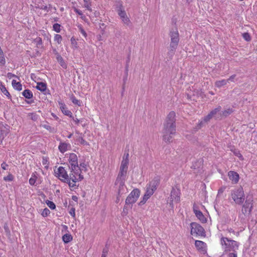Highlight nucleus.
I'll use <instances>...</instances> for the list:
<instances>
[{
  "label": "nucleus",
  "mask_w": 257,
  "mask_h": 257,
  "mask_svg": "<svg viewBox=\"0 0 257 257\" xmlns=\"http://www.w3.org/2000/svg\"><path fill=\"white\" fill-rule=\"evenodd\" d=\"M176 113L172 111L166 117L162 130L163 140L166 142H170L172 136L176 133Z\"/></svg>",
  "instance_id": "nucleus-1"
},
{
  "label": "nucleus",
  "mask_w": 257,
  "mask_h": 257,
  "mask_svg": "<svg viewBox=\"0 0 257 257\" xmlns=\"http://www.w3.org/2000/svg\"><path fill=\"white\" fill-rule=\"evenodd\" d=\"M160 182L158 177H155L146 186V191L144 194L143 200L140 201L139 205L144 204L147 200L154 194Z\"/></svg>",
  "instance_id": "nucleus-2"
},
{
  "label": "nucleus",
  "mask_w": 257,
  "mask_h": 257,
  "mask_svg": "<svg viewBox=\"0 0 257 257\" xmlns=\"http://www.w3.org/2000/svg\"><path fill=\"white\" fill-rule=\"evenodd\" d=\"M171 38V42L169 46L168 54L171 56L173 55L178 47L179 36L178 31L177 29L175 31L171 30L169 33Z\"/></svg>",
  "instance_id": "nucleus-3"
},
{
  "label": "nucleus",
  "mask_w": 257,
  "mask_h": 257,
  "mask_svg": "<svg viewBox=\"0 0 257 257\" xmlns=\"http://www.w3.org/2000/svg\"><path fill=\"white\" fill-rule=\"evenodd\" d=\"M221 244L224 246L225 251L232 250L233 252H236V250L238 248V243L237 241L229 239L227 237H221Z\"/></svg>",
  "instance_id": "nucleus-4"
},
{
  "label": "nucleus",
  "mask_w": 257,
  "mask_h": 257,
  "mask_svg": "<svg viewBox=\"0 0 257 257\" xmlns=\"http://www.w3.org/2000/svg\"><path fill=\"white\" fill-rule=\"evenodd\" d=\"M231 197L234 202L237 204H242L244 200V194L241 187L235 188L231 190Z\"/></svg>",
  "instance_id": "nucleus-5"
},
{
  "label": "nucleus",
  "mask_w": 257,
  "mask_h": 257,
  "mask_svg": "<svg viewBox=\"0 0 257 257\" xmlns=\"http://www.w3.org/2000/svg\"><path fill=\"white\" fill-rule=\"evenodd\" d=\"M115 6L118 15L120 17L123 23L126 26H129L131 24V21L128 17L127 16L126 14L124 11V8L122 6V3L121 1H118L115 2Z\"/></svg>",
  "instance_id": "nucleus-6"
},
{
  "label": "nucleus",
  "mask_w": 257,
  "mask_h": 257,
  "mask_svg": "<svg viewBox=\"0 0 257 257\" xmlns=\"http://www.w3.org/2000/svg\"><path fill=\"white\" fill-rule=\"evenodd\" d=\"M55 173L57 174V177L60 180L63 182L68 183L70 188H74L76 186L75 184L69 181L67 172L63 167H59Z\"/></svg>",
  "instance_id": "nucleus-7"
},
{
  "label": "nucleus",
  "mask_w": 257,
  "mask_h": 257,
  "mask_svg": "<svg viewBox=\"0 0 257 257\" xmlns=\"http://www.w3.org/2000/svg\"><path fill=\"white\" fill-rule=\"evenodd\" d=\"M140 195V190L138 189H134L126 198L125 204L123 209H127L128 206L135 203L137 201Z\"/></svg>",
  "instance_id": "nucleus-8"
},
{
  "label": "nucleus",
  "mask_w": 257,
  "mask_h": 257,
  "mask_svg": "<svg viewBox=\"0 0 257 257\" xmlns=\"http://www.w3.org/2000/svg\"><path fill=\"white\" fill-rule=\"evenodd\" d=\"M191 234L195 236H205V231L202 226L196 222H192L190 224Z\"/></svg>",
  "instance_id": "nucleus-9"
},
{
  "label": "nucleus",
  "mask_w": 257,
  "mask_h": 257,
  "mask_svg": "<svg viewBox=\"0 0 257 257\" xmlns=\"http://www.w3.org/2000/svg\"><path fill=\"white\" fill-rule=\"evenodd\" d=\"M69 163L70 166H69V169L71 170V172H74L75 174L79 173L78 170H80V168L78 165V159L76 155L74 153H71L70 154L69 157Z\"/></svg>",
  "instance_id": "nucleus-10"
},
{
  "label": "nucleus",
  "mask_w": 257,
  "mask_h": 257,
  "mask_svg": "<svg viewBox=\"0 0 257 257\" xmlns=\"http://www.w3.org/2000/svg\"><path fill=\"white\" fill-rule=\"evenodd\" d=\"M252 196H247L242 209V212L244 214H249L250 213L252 208Z\"/></svg>",
  "instance_id": "nucleus-11"
},
{
  "label": "nucleus",
  "mask_w": 257,
  "mask_h": 257,
  "mask_svg": "<svg viewBox=\"0 0 257 257\" xmlns=\"http://www.w3.org/2000/svg\"><path fill=\"white\" fill-rule=\"evenodd\" d=\"M126 163L123 162L122 164L120 165L119 172L116 178V181H125L127 174L128 166H126Z\"/></svg>",
  "instance_id": "nucleus-12"
},
{
  "label": "nucleus",
  "mask_w": 257,
  "mask_h": 257,
  "mask_svg": "<svg viewBox=\"0 0 257 257\" xmlns=\"http://www.w3.org/2000/svg\"><path fill=\"white\" fill-rule=\"evenodd\" d=\"M180 190L178 189L173 188L171 192V196L170 198V205L173 207V202L178 203L180 201Z\"/></svg>",
  "instance_id": "nucleus-13"
},
{
  "label": "nucleus",
  "mask_w": 257,
  "mask_h": 257,
  "mask_svg": "<svg viewBox=\"0 0 257 257\" xmlns=\"http://www.w3.org/2000/svg\"><path fill=\"white\" fill-rule=\"evenodd\" d=\"M195 245L197 250L202 254H205L206 251V244L205 242L200 240H196Z\"/></svg>",
  "instance_id": "nucleus-14"
},
{
  "label": "nucleus",
  "mask_w": 257,
  "mask_h": 257,
  "mask_svg": "<svg viewBox=\"0 0 257 257\" xmlns=\"http://www.w3.org/2000/svg\"><path fill=\"white\" fill-rule=\"evenodd\" d=\"M8 134V129L2 123L0 122V144Z\"/></svg>",
  "instance_id": "nucleus-15"
},
{
  "label": "nucleus",
  "mask_w": 257,
  "mask_h": 257,
  "mask_svg": "<svg viewBox=\"0 0 257 257\" xmlns=\"http://www.w3.org/2000/svg\"><path fill=\"white\" fill-rule=\"evenodd\" d=\"M125 181H115V185L118 186V194L119 195L122 194L125 191Z\"/></svg>",
  "instance_id": "nucleus-16"
},
{
  "label": "nucleus",
  "mask_w": 257,
  "mask_h": 257,
  "mask_svg": "<svg viewBox=\"0 0 257 257\" xmlns=\"http://www.w3.org/2000/svg\"><path fill=\"white\" fill-rule=\"evenodd\" d=\"M228 177L230 180H231L234 183H236L238 182L239 180V175L238 174L234 172L230 171L228 172Z\"/></svg>",
  "instance_id": "nucleus-17"
},
{
  "label": "nucleus",
  "mask_w": 257,
  "mask_h": 257,
  "mask_svg": "<svg viewBox=\"0 0 257 257\" xmlns=\"http://www.w3.org/2000/svg\"><path fill=\"white\" fill-rule=\"evenodd\" d=\"M193 211L196 217L200 220L202 223L206 222V218L205 217L202 212L200 210H196L194 208Z\"/></svg>",
  "instance_id": "nucleus-18"
},
{
  "label": "nucleus",
  "mask_w": 257,
  "mask_h": 257,
  "mask_svg": "<svg viewBox=\"0 0 257 257\" xmlns=\"http://www.w3.org/2000/svg\"><path fill=\"white\" fill-rule=\"evenodd\" d=\"M221 106L219 105L216 108L211 110L210 112L214 117H215L216 119L221 118L219 115V113L221 112Z\"/></svg>",
  "instance_id": "nucleus-19"
},
{
  "label": "nucleus",
  "mask_w": 257,
  "mask_h": 257,
  "mask_svg": "<svg viewBox=\"0 0 257 257\" xmlns=\"http://www.w3.org/2000/svg\"><path fill=\"white\" fill-rule=\"evenodd\" d=\"M233 112V109L232 108H228L224 109L223 111H221L219 115V116L222 118L223 117H227L230 115Z\"/></svg>",
  "instance_id": "nucleus-20"
},
{
  "label": "nucleus",
  "mask_w": 257,
  "mask_h": 257,
  "mask_svg": "<svg viewBox=\"0 0 257 257\" xmlns=\"http://www.w3.org/2000/svg\"><path fill=\"white\" fill-rule=\"evenodd\" d=\"M61 109L64 114L70 117H72V113L67 109L65 105H62L61 106Z\"/></svg>",
  "instance_id": "nucleus-21"
},
{
  "label": "nucleus",
  "mask_w": 257,
  "mask_h": 257,
  "mask_svg": "<svg viewBox=\"0 0 257 257\" xmlns=\"http://www.w3.org/2000/svg\"><path fill=\"white\" fill-rule=\"evenodd\" d=\"M12 84L14 89L20 91L22 89V85L19 82H17L16 80H13Z\"/></svg>",
  "instance_id": "nucleus-22"
},
{
  "label": "nucleus",
  "mask_w": 257,
  "mask_h": 257,
  "mask_svg": "<svg viewBox=\"0 0 257 257\" xmlns=\"http://www.w3.org/2000/svg\"><path fill=\"white\" fill-rule=\"evenodd\" d=\"M69 145L68 144L64 143H61L60 144L58 148H59V151L61 153H63L67 150V149H68V147H69Z\"/></svg>",
  "instance_id": "nucleus-23"
},
{
  "label": "nucleus",
  "mask_w": 257,
  "mask_h": 257,
  "mask_svg": "<svg viewBox=\"0 0 257 257\" xmlns=\"http://www.w3.org/2000/svg\"><path fill=\"white\" fill-rule=\"evenodd\" d=\"M36 88L40 90L42 92H44V91H45L46 90V88H47V86H46V84L45 83H44V82H38L37 83V85L36 87Z\"/></svg>",
  "instance_id": "nucleus-24"
},
{
  "label": "nucleus",
  "mask_w": 257,
  "mask_h": 257,
  "mask_svg": "<svg viewBox=\"0 0 257 257\" xmlns=\"http://www.w3.org/2000/svg\"><path fill=\"white\" fill-rule=\"evenodd\" d=\"M77 174H75L74 172L71 171V173L68 175L69 181L71 182V181H72V183L75 184L77 180L75 175Z\"/></svg>",
  "instance_id": "nucleus-25"
},
{
  "label": "nucleus",
  "mask_w": 257,
  "mask_h": 257,
  "mask_svg": "<svg viewBox=\"0 0 257 257\" xmlns=\"http://www.w3.org/2000/svg\"><path fill=\"white\" fill-rule=\"evenodd\" d=\"M23 95L26 98L30 99L33 97V93L29 89H26L22 92Z\"/></svg>",
  "instance_id": "nucleus-26"
},
{
  "label": "nucleus",
  "mask_w": 257,
  "mask_h": 257,
  "mask_svg": "<svg viewBox=\"0 0 257 257\" xmlns=\"http://www.w3.org/2000/svg\"><path fill=\"white\" fill-rule=\"evenodd\" d=\"M227 83V81L225 79L216 81L215 83V86L217 87L220 88L224 85H225Z\"/></svg>",
  "instance_id": "nucleus-27"
},
{
  "label": "nucleus",
  "mask_w": 257,
  "mask_h": 257,
  "mask_svg": "<svg viewBox=\"0 0 257 257\" xmlns=\"http://www.w3.org/2000/svg\"><path fill=\"white\" fill-rule=\"evenodd\" d=\"M62 239L63 241L67 243L70 242L72 240V236L70 234H65L63 236Z\"/></svg>",
  "instance_id": "nucleus-28"
},
{
  "label": "nucleus",
  "mask_w": 257,
  "mask_h": 257,
  "mask_svg": "<svg viewBox=\"0 0 257 257\" xmlns=\"http://www.w3.org/2000/svg\"><path fill=\"white\" fill-rule=\"evenodd\" d=\"M0 64L2 65H4L6 64L4 54L1 48H0Z\"/></svg>",
  "instance_id": "nucleus-29"
},
{
  "label": "nucleus",
  "mask_w": 257,
  "mask_h": 257,
  "mask_svg": "<svg viewBox=\"0 0 257 257\" xmlns=\"http://www.w3.org/2000/svg\"><path fill=\"white\" fill-rule=\"evenodd\" d=\"M77 142L80 143L81 145L84 146H88L89 145V143H87L86 141H85L82 137L79 136L76 140Z\"/></svg>",
  "instance_id": "nucleus-30"
},
{
  "label": "nucleus",
  "mask_w": 257,
  "mask_h": 257,
  "mask_svg": "<svg viewBox=\"0 0 257 257\" xmlns=\"http://www.w3.org/2000/svg\"><path fill=\"white\" fill-rule=\"evenodd\" d=\"M2 92L6 95L9 99H11V96L9 93V92L7 90V88L4 86V87H2V88L0 89Z\"/></svg>",
  "instance_id": "nucleus-31"
},
{
  "label": "nucleus",
  "mask_w": 257,
  "mask_h": 257,
  "mask_svg": "<svg viewBox=\"0 0 257 257\" xmlns=\"http://www.w3.org/2000/svg\"><path fill=\"white\" fill-rule=\"evenodd\" d=\"M129 154L128 153L124 154L123 157V159L121 161V164H122L123 162H126V166H128L129 160H128Z\"/></svg>",
  "instance_id": "nucleus-32"
},
{
  "label": "nucleus",
  "mask_w": 257,
  "mask_h": 257,
  "mask_svg": "<svg viewBox=\"0 0 257 257\" xmlns=\"http://www.w3.org/2000/svg\"><path fill=\"white\" fill-rule=\"evenodd\" d=\"M71 100L74 104L77 105L78 106L81 105L80 101L77 99L74 96L72 95L71 97Z\"/></svg>",
  "instance_id": "nucleus-33"
},
{
  "label": "nucleus",
  "mask_w": 257,
  "mask_h": 257,
  "mask_svg": "<svg viewBox=\"0 0 257 257\" xmlns=\"http://www.w3.org/2000/svg\"><path fill=\"white\" fill-rule=\"evenodd\" d=\"M60 27L61 25L58 23L54 24L53 26V30L57 33H59L60 32Z\"/></svg>",
  "instance_id": "nucleus-34"
},
{
  "label": "nucleus",
  "mask_w": 257,
  "mask_h": 257,
  "mask_svg": "<svg viewBox=\"0 0 257 257\" xmlns=\"http://www.w3.org/2000/svg\"><path fill=\"white\" fill-rule=\"evenodd\" d=\"M34 42L36 43L37 47H40V46L42 45V40L40 37H37L34 40Z\"/></svg>",
  "instance_id": "nucleus-35"
},
{
  "label": "nucleus",
  "mask_w": 257,
  "mask_h": 257,
  "mask_svg": "<svg viewBox=\"0 0 257 257\" xmlns=\"http://www.w3.org/2000/svg\"><path fill=\"white\" fill-rule=\"evenodd\" d=\"M46 202L48 207L51 209H54L55 208V204L53 202L49 200H47Z\"/></svg>",
  "instance_id": "nucleus-36"
},
{
  "label": "nucleus",
  "mask_w": 257,
  "mask_h": 257,
  "mask_svg": "<svg viewBox=\"0 0 257 257\" xmlns=\"http://www.w3.org/2000/svg\"><path fill=\"white\" fill-rule=\"evenodd\" d=\"M54 40L57 41L58 44H60L62 40V38L60 35L56 34L54 36Z\"/></svg>",
  "instance_id": "nucleus-37"
},
{
  "label": "nucleus",
  "mask_w": 257,
  "mask_h": 257,
  "mask_svg": "<svg viewBox=\"0 0 257 257\" xmlns=\"http://www.w3.org/2000/svg\"><path fill=\"white\" fill-rule=\"evenodd\" d=\"M90 1H87V2H84V7L87 9L88 11L91 12L92 9L91 8V3L89 2Z\"/></svg>",
  "instance_id": "nucleus-38"
},
{
  "label": "nucleus",
  "mask_w": 257,
  "mask_h": 257,
  "mask_svg": "<svg viewBox=\"0 0 257 257\" xmlns=\"http://www.w3.org/2000/svg\"><path fill=\"white\" fill-rule=\"evenodd\" d=\"M4 179L6 181H12L14 179V176L12 174H9L7 176L5 177Z\"/></svg>",
  "instance_id": "nucleus-39"
},
{
  "label": "nucleus",
  "mask_w": 257,
  "mask_h": 257,
  "mask_svg": "<svg viewBox=\"0 0 257 257\" xmlns=\"http://www.w3.org/2000/svg\"><path fill=\"white\" fill-rule=\"evenodd\" d=\"M242 37L246 41H249L251 40L250 36L248 33H244L242 34Z\"/></svg>",
  "instance_id": "nucleus-40"
},
{
  "label": "nucleus",
  "mask_w": 257,
  "mask_h": 257,
  "mask_svg": "<svg viewBox=\"0 0 257 257\" xmlns=\"http://www.w3.org/2000/svg\"><path fill=\"white\" fill-rule=\"evenodd\" d=\"M212 117H214L210 112L207 115L204 117V121L205 122H208Z\"/></svg>",
  "instance_id": "nucleus-41"
},
{
  "label": "nucleus",
  "mask_w": 257,
  "mask_h": 257,
  "mask_svg": "<svg viewBox=\"0 0 257 257\" xmlns=\"http://www.w3.org/2000/svg\"><path fill=\"white\" fill-rule=\"evenodd\" d=\"M50 210L48 208H46L43 210V212H42V215L44 217H46L48 216L50 214Z\"/></svg>",
  "instance_id": "nucleus-42"
},
{
  "label": "nucleus",
  "mask_w": 257,
  "mask_h": 257,
  "mask_svg": "<svg viewBox=\"0 0 257 257\" xmlns=\"http://www.w3.org/2000/svg\"><path fill=\"white\" fill-rule=\"evenodd\" d=\"M72 119L74 121V122L77 125H78L79 122L82 123L84 121V119H78V118H74V117L72 116Z\"/></svg>",
  "instance_id": "nucleus-43"
},
{
  "label": "nucleus",
  "mask_w": 257,
  "mask_h": 257,
  "mask_svg": "<svg viewBox=\"0 0 257 257\" xmlns=\"http://www.w3.org/2000/svg\"><path fill=\"white\" fill-rule=\"evenodd\" d=\"M78 27L79 28V31L81 32V33L86 38L87 37V34L85 32V31H84V30L83 29L81 25H80V26H78Z\"/></svg>",
  "instance_id": "nucleus-44"
},
{
  "label": "nucleus",
  "mask_w": 257,
  "mask_h": 257,
  "mask_svg": "<svg viewBox=\"0 0 257 257\" xmlns=\"http://www.w3.org/2000/svg\"><path fill=\"white\" fill-rule=\"evenodd\" d=\"M36 176L34 175L33 177H32L30 179H29V183L31 185H34L36 182Z\"/></svg>",
  "instance_id": "nucleus-45"
},
{
  "label": "nucleus",
  "mask_w": 257,
  "mask_h": 257,
  "mask_svg": "<svg viewBox=\"0 0 257 257\" xmlns=\"http://www.w3.org/2000/svg\"><path fill=\"white\" fill-rule=\"evenodd\" d=\"M77 170H78V171H79V173H78V174H77V175H78V178H77V181H80L82 180L83 179V178H83V175H82L80 174V173H81V169H80V170H78V168H77Z\"/></svg>",
  "instance_id": "nucleus-46"
},
{
  "label": "nucleus",
  "mask_w": 257,
  "mask_h": 257,
  "mask_svg": "<svg viewBox=\"0 0 257 257\" xmlns=\"http://www.w3.org/2000/svg\"><path fill=\"white\" fill-rule=\"evenodd\" d=\"M226 189V187L225 186H222L221 187L219 190H218V194H217V196H218L219 195L222 194L223 193V192L225 191Z\"/></svg>",
  "instance_id": "nucleus-47"
},
{
  "label": "nucleus",
  "mask_w": 257,
  "mask_h": 257,
  "mask_svg": "<svg viewBox=\"0 0 257 257\" xmlns=\"http://www.w3.org/2000/svg\"><path fill=\"white\" fill-rule=\"evenodd\" d=\"M108 251V248L106 247L103 249L101 257H106Z\"/></svg>",
  "instance_id": "nucleus-48"
},
{
  "label": "nucleus",
  "mask_w": 257,
  "mask_h": 257,
  "mask_svg": "<svg viewBox=\"0 0 257 257\" xmlns=\"http://www.w3.org/2000/svg\"><path fill=\"white\" fill-rule=\"evenodd\" d=\"M40 9L41 10H44L46 11H47V12H49V10H48V8L47 6L46 5H42L40 7H39Z\"/></svg>",
  "instance_id": "nucleus-49"
},
{
  "label": "nucleus",
  "mask_w": 257,
  "mask_h": 257,
  "mask_svg": "<svg viewBox=\"0 0 257 257\" xmlns=\"http://www.w3.org/2000/svg\"><path fill=\"white\" fill-rule=\"evenodd\" d=\"M236 75H232L230 77L227 79V82H229V81L233 82L234 81V79L235 78Z\"/></svg>",
  "instance_id": "nucleus-50"
},
{
  "label": "nucleus",
  "mask_w": 257,
  "mask_h": 257,
  "mask_svg": "<svg viewBox=\"0 0 257 257\" xmlns=\"http://www.w3.org/2000/svg\"><path fill=\"white\" fill-rule=\"evenodd\" d=\"M228 257H237V252H233L229 253L228 255Z\"/></svg>",
  "instance_id": "nucleus-51"
},
{
  "label": "nucleus",
  "mask_w": 257,
  "mask_h": 257,
  "mask_svg": "<svg viewBox=\"0 0 257 257\" xmlns=\"http://www.w3.org/2000/svg\"><path fill=\"white\" fill-rule=\"evenodd\" d=\"M204 123H205V122L204 121V120L201 121L197 125V128H200L204 125Z\"/></svg>",
  "instance_id": "nucleus-52"
},
{
  "label": "nucleus",
  "mask_w": 257,
  "mask_h": 257,
  "mask_svg": "<svg viewBox=\"0 0 257 257\" xmlns=\"http://www.w3.org/2000/svg\"><path fill=\"white\" fill-rule=\"evenodd\" d=\"M8 166V164H6L5 162H3L1 164V167L4 170H7Z\"/></svg>",
  "instance_id": "nucleus-53"
},
{
  "label": "nucleus",
  "mask_w": 257,
  "mask_h": 257,
  "mask_svg": "<svg viewBox=\"0 0 257 257\" xmlns=\"http://www.w3.org/2000/svg\"><path fill=\"white\" fill-rule=\"evenodd\" d=\"M74 12L77 13V14H78L80 16H82L83 15V14H82V12L80 10H78L76 8H74Z\"/></svg>",
  "instance_id": "nucleus-54"
},
{
  "label": "nucleus",
  "mask_w": 257,
  "mask_h": 257,
  "mask_svg": "<svg viewBox=\"0 0 257 257\" xmlns=\"http://www.w3.org/2000/svg\"><path fill=\"white\" fill-rule=\"evenodd\" d=\"M69 213L73 217L75 216V209L74 208H71V209L70 210Z\"/></svg>",
  "instance_id": "nucleus-55"
},
{
  "label": "nucleus",
  "mask_w": 257,
  "mask_h": 257,
  "mask_svg": "<svg viewBox=\"0 0 257 257\" xmlns=\"http://www.w3.org/2000/svg\"><path fill=\"white\" fill-rule=\"evenodd\" d=\"M234 154L239 158H241L242 157L241 154H240L238 151H234Z\"/></svg>",
  "instance_id": "nucleus-56"
},
{
  "label": "nucleus",
  "mask_w": 257,
  "mask_h": 257,
  "mask_svg": "<svg viewBox=\"0 0 257 257\" xmlns=\"http://www.w3.org/2000/svg\"><path fill=\"white\" fill-rule=\"evenodd\" d=\"M86 164L84 163H80V167H79L80 168H84L85 169L86 168Z\"/></svg>",
  "instance_id": "nucleus-57"
},
{
  "label": "nucleus",
  "mask_w": 257,
  "mask_h": 257,
  "mask_svg": "<svg viewBox=\"0 0 257 257\" xmlns=\"http://www.w3.org/2000/svg\"><path fill=\"white\" fill-rule=\"evenodd\" d=\"M8 77H9V78H10V77H12V76H13V77H16V76L15 75L13 74H12V73H8Z\"/></svg>",
  "instance_id": "nucleus-58"
},
{
  "label": "nucleus",
  "mask_w": 257,
  "mask_h": 257,
  "mask_svg": "<svg viewBox=\"0 0 257 257\" xmlns=\"http://www.w3.org/2000/svg\"><path fill=\"white\" fill-rule=\"evenodd\" d=\"M72 199L74 201H76L77 200V197L76 196H73Z\"/></svg>",
  "instance_id": "nucleus-59"
},
{
  "label": "nucleus",
  "mask_w": 257,
  "mask_h": 257,
  "mask_svg": "<svg viewBox=\"0 0 257 257\" xmlns=\"http://www.w3.org/2000/svg\"><path fill=\"white\" fill-rule=\"evenodd\" d=\"M4 228H5V229L6 230V231H9V228H8V226L7 225H5Z\"/></svg>",
  "instance_id": "nucleus-60"
},
{
  "label": "nucleus",
  "mask_w": 257,
  "mask_h": 257,
  "mask_svg": "<svg viewBox=\"0 0 257 257\" xmlns=\"http://www.w3.org/2000/svg\"><path fill=\"white\" fill-rule=\"evenodd\" d=\"M4 85L2 84V82L0 81V89L2 88V87H4Z\"/></svg>",
  "instance_id": "nucleus-61"
},
{
  "label": "nucleus",
  "mask_w": 257,
  "mask_h": 257,
  "mask_svg": "<svg viewBox=\"0 0 257 257\" xmlns=\"http://www.w3.org/2000/svg\"><path fill=\"white\" fill-rule=\"evenodd\" d=\"M48 10L49 11L52 8V7L51 5H49V7H48Z\"/></svg>",
  "instance_id": "nucleus-62"
},
{
  "label": "nucleus",
  "mask_w": 257,
  "mask_h": 257,
  "mask_svg": "<svg viewBox=\"0 0 257 257\" xmlns=\"http://www.w3.org/2000/svg\"><path fill=\"white\" fill-rule=\"evenodd\" d=\"M81 18L82 19V20H84V19L85 18V17L83 15L82 16H81Z\"/></svg>",
  "instance_id": "nucleus-63"
},
{
  "label": "nucleus",
  "mask_w": 257,
  "mask_h": 257,
  "mask_svg": "<svg viewBox=\"0 0 257 257\" xmlns=\"http://www.w3.org/2000/svg\"><path fill=\"white\" fill-rule=\"evenodd\" d=\"M94 14H95V15L96 16L97 15H98V14H99V13H98V12H96V11H95V13H94Z\"/></svg>",
  "instance_id": "nucleus-64"
}]
</instances>
